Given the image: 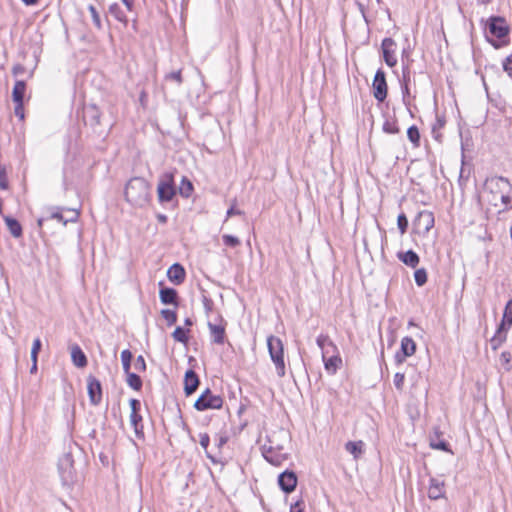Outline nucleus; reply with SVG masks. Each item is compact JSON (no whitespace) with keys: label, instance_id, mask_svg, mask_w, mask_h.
<instances>
[{"label":"nucleus","instance_id":"nucleus-12","mask_svg":"<svg viewBox=\"0 0 512 512\" xmlns=\"http://www.w3.org/2000/svg\"><path fill=\"white\" fill-rule=\"evenodd\" d=\"M383 59L389 67H394L397 64L396 42L392 38H384L381 43Z\"/></svg>","mask_w":512,"mask_h":512},{"label":"nucleus","instance_id":"nucleus-20","mask_svg":"<svg viewBox=\"0 0 512 512\" xmlns=\"http://www.w3.org/2000/svg\"><path fill=\"white\" fill-rule=\"evenodd\" d=\"M445 495V484L444 481L431 478L430 479V485L428 488V497L431 500H438Z\"/></svg>","mask_w":512,"mask_h":512},{"label":"nucleus","instance_id":"nucleus-6","mask_svg":"<svg viewBox=\"0 0 512 512\" xmlns=\"http://www.w3.org/2000/svg\"><path fill=\"white\" fill-rule=\"evenodd\" d=\"M512 325V299H510L503 313L502 322L495 334V336L491 339L493 349H497L499 345L502 344L506 339V331Z\"/></svg>","mask_w":512,"mask_h":512},{"label":"nucleus","instance_id":"nucleus-46","mask_svg":"<svg viewBox=\"0 0 512 512\" xmlns=\"http://www.w3.org/2000/svg\"><path fill=\"white\" fill-rule=\"evenodd\" d=\"M430 445L434 449H438V450L446 451V452L449 451V445L444 440H438V441L431 440Z\"/></svg>","mask_w":512,"mask_h":512},{"label":"nucleus","instance_id":"nucleus-42","mask_svg":"<svg viewBox=\"0 0 512 512\" xmlns=\"http://www.w3.org/2000/svg\"><path fill=\"white\" fill-rule=\"evenodd\" d=\"M222 240H223V243L229 247H236V246L240 245V240L236 236H233V235L224 234L222 236Z\"/></svg>","mask_w":512,"mask_h":512},{"label":"nucleus","instance_id":"nucleus-30","mask_svg":"<svg viewBox=\"0 0 512 512\" xmlns=\"http://www.w3.org/2000/svg\"><path fill=\"white\" fill-rule=\"evenodd\" d=\"M364 443L362 441H348L345 444L347 452L353 455L354 459H358L363 453Z\"/></svg>","mask_w":512,"mask_h":512},{"label":"nucleus","instance_id":"nucleus-34","mask_svg":"<svg viewBox=\"0 0 512 512\" xmlns=\"http://www.w3.org/2000/svg\"><path fill=\"white\" fill-rule=\"evenodd\" d=\"M407 137L415 147L420 145V133L415 125H412L407 130Z\"/></svg>","mask_w":512,"mask_h":512},{"label":"nucleus","instance_id":"nucleus-9","mask_svg":"<svg viewBox=\"0 0 512 512\" xmlns=\"http://www.w3.org/2000/svg\"><path fill=\"white\" fill-rule=\"evenodd\" d=\"M373 96L378 102H383L387 98L388 86L386 82V75L382 69H378L375 73L373 83Z\"/></svg>","mask_w":512,"mask_h":512},{"label":"nucleus","instance_id":"nucleus-48","mask_svg":"<svg viewBox=\"0 0 512 512\" xmlns=\"http://www.w3.org/2000/svg\"><path fill=\"white\" fill-rule=\"evenodd\" d=\"M134 367L139 372H144L146 370V362L142 355H139L136 358V360L134 362Z\"/></svg>","mask_w":512,"mask_h":512},{"label":"nucleus","instance_id":"nucleus-29","mask_svg":"<svg viewBox=\"0 0 512 512\" xmlns=\"http://www.w3.org/2000/svg\"><path fill=\"white\" fill-rule=\"evenodd\" d=\"M26 91V83L22 80H18L15 82L12 91V98L15 103L23 102L24 95Z\"/></svg>","mask_w":512,"mask_h":512},{"label":"nucleus","instance_id":"nucleus-36","mask_svg":"<svg viewBox=\"0 0 512 512\" xmlns=\"http://www.w3.org/2000/svg\"><path fill=\"white\" fill-rule=\"evenodd\" d=\"M132 358L133 355L130 350L126 349L121 352V361L125 373H128L130 371Z\"/></svg>","mask_w":512,"mask_h":512},{"label":"nucleus","instance_id":"nucleus-16","mask_svg":"<svg viewBox=\"0 0 512 512\" xmlns=\"http://www.w3.org/2000/svg\"><path fill=\"white\" fill-rule=\"evenodd\" d=\"M278 484L284 492L291 493L296 488L297 476L293 471L286 470L279 475Z\"/></svg>","mask_w":512,"mask_h":512},{"label":"nucleus","instance_id":"nucleus-49","mask_svg":"<svg viewBox=\"0 0 512 512\" xmlns=\"http://www.w3.org/2000/svg\"><path fill=\"white\" fill-rule=\"evenodd\" d=\"M411 80V70L409 64L403 65L402 70V82L403 84H409Z\"/></svg>","mask_w":512,"mask_h":512},{"label":"nucleus","instance_id":"nucleus-33","mask_svg":"<svg viewBox=\"0 0 512 512\" xmlns=\"http://www.w3.org/2000/svg\"><path fill=\"white\" fill-rule=\"evenodd\" d=\"M445 123H446L445 117L437 114L436 121L432 125V134L436 140H440L441 134L439 131L445 126Z\"/></svg>","mask_w":512,"mask_h":512},{"label":"nucleus","instance_id":"nucleus-39","mask_svg":"<svg viewBox=\"0 0 512 512\" xmlns=\"http://www.w3.org/2000/svg\"><path fill=\"white\" fill-rule=\"evenodd\" d=\"M165 80L166 81H174V82H176V84L178 86H180L183 83L182 70L179 69L177 71H172L170 73H167L165 75Z\"/></svg>","mask_w":512,"mask_h":512},{"label":"nucleus","instance_id":"nucleus-14","mask_svg":"<svg viewBox=\"0 0 512 512\" xmlns=\"http://www.w3.org/2000/svg\"><path fill=\"white\" fill-rule=\"evenodd\" d=\"M416 351V343L411 337H404L401 340L400 351L395 354L397 364H402L406 357L412 356Z\"/></svg>","mask_w":512,"mask_h":512},{"label":"nucleus","instance_id":"nucleus-41","mask_svg":"<svg viewBox=\"0 0 512 512\" xmlns=\"http://www.w3.org/2000/svg\"><path fill=\"white\" fill-rule=\"evenodd\" d=\"M414 279L418 286H423L427 282V272L424 268L417 269L414 273Z\"/></svg>","mask_w":512,"mask_h":512},{"label":"nucleus","instance_id":"nucleus-10","mask_svg":"<svg viewBox=\"0 0 512 512\" xmlns=\"http://www.w3.org/2000/svg\"><path fill=\"white\" fill-rule=\"evenodd\" d=\"M59 472L64 485L71 486L75 483L76 475L73 468V460L70 455H65L64 458L61 459Z\"/></svg>","mask_w":512,"mask_h":512},{"label":"nucleus","instance_id":"nucleus-57","mask_svg":"<svg viewBox=\"0 0 512 512\" xmlns=\"http://www.w3.org/2000/svg\"><path fill=\"white\" fill-rule=\"evenodd\" d=\"M203 304H204V307H205L206 312L211 311L213 303H212V301H211L209 298H207L206 296H204V297H203Z\"/></svg>","mask_w":512,"mask_h":512},{"label":"nucleus","instance_id":"nucleus-45","mask_svg":"<svg viewBox=\"0 0 512 512\" xmlns=\"http://www.w3.org/2000/svg\"><path fill=\"white\" fill-rule=\"evenodd\" d=\"M384 132L388 134H397L399 133V128L396 123L386 121L383 125Z\"/></svg>","mask_w":512,"mask_h":512},{"label":"nucleus","instance_id":"nucleus-24","mask_svg":"<svg viewBox=\"0 0 512 512\" xmlns=\"http://www.w3.org/2000/svg\"><path fill=\"white\" fill-rule=\"evenodd\" d=\"M71 358L73 364L78 368H84L87 365V357L78 345L71 348Z\"/></svg>","mask_w":512,"mask_h":512},{"label":"nucleus","instance_id":"nucleus-2","mask_svg":"<svg viewBox=\"0 0 512 512\" xmlns=\"http://www.w3.org/2000/svg\"><path fill=\"white\" fill-rule=\"evenodd\" d=\"M484 189L492 195V198L489 201L494 206H497V200H500L505 207H507L511 202L510 191L512 190V186L509 180L505 177L493 176L487 178Z\"/></svg>","mask_w":512,"mask_h":512},{"label":"nucleus","instance_id":"nucleus-31","mask_svg":"<svg viewBox=\"0 0 512 512\" xmlns=\"http://www.w3.org/2000/svg\"><path fill=\"white\" fill-rule=\"evenodd\" d=\"M179 194L184 198H189L193 192V185L187 177H183L179 186Z\"/></svg>","mask_w":512,"mask_h":512},{"label":"nucleus","instance_id":"nucleus-62","mask_svg":"<svg viewBox=\"0 0 512 512\" xmlns=\"http://www.w3.org/2000/svg\"><path fill=\"white\" fill-rule=\"evenodd\" d=\"M501 358H502L505 362H507V363H508V362H509V360H510V354H509V353H505V352H503V353L501 354Z\"/></svg>","mask_w":512,"mask_h":512},{"label":"nucleus","instance_id":"nucleus-25","mask_svg":"<svg viewBox=\"0 0 512 512\" xmlns=\"http://www.w3.org/2000/svg\"><path fill=\"white\" fill-rule=\"evenodd\" d=\"M322 358L324 361L325 369L329 374H335L342 364V359L338 355H332L328 358L327 356H322Z\"/></svg>","mask_w":512,"mask_h":512},{"label":"nucleus","instance_id":"nucleus-26","mask_svg":"<svg viewBox=\"0 0 512 512\" xmlns=\"http://www.w3.org/2000/svg\"><path fill=\"white\" fill-rule=\"evenodd\" d=\"M398 258L407 266L415 268L419 264V256L413 250L401 252L398 254Z\"/></svg>","mask_w":512,"mask_h":512},{"label":"nucleus","instance_id":"nucleus-61","mask_svg":"<svg viewBox=\"0 0 512 512\" xmlns=\"http://www.w3.org/2000/svg\"><path fill=\"white\" fill-rule=\"evenodd\" d=\"M273 450L284 451V447L278 443H275V441L273 440Z\"/></svg>","mask_w":512,"mask_h":512},{"label":"nucleus","instance_id":"nucleus-38","mask_svg":"<svg viewBox=\"0 0 512 512\" xmlns=\"http://www.w3.org/2000/svg\"><path fill=\"white\" fill-rule=\"evenodd\" d=\"M161 315L167 321L169 326L175 324L177 321V314L174 310L163 309L161 310Z\"/></svg>","mask_w":512,"mask_h":512},{"label":"nucleus","instance_id":"nucleus-44","mask_svg":"<svg viewBox=\"0 0 512 512\" xmlns=\"http://www.w3.org/2000/svg\"><path fill=\"white\" fill-rule=\"evenodd\" d=\"M404 381H405L404 373L397 372L394 375L393 383L397 390L402 391L403 386H404Z\"/></svg>","mask_w":512,"mask_h":512},{"label":"nucleus","instance_id":"nucleus-1","mask_svg":"<svg viewBox=\"0 0 512 512\" xmlns=\"http://www.w3.org/2000/svg\"><path fill=\"white\" fill-rule=\"evenodd\" d=\"M124 196L131 206L144 208L151 201V185L142 177H133L125 186Z\"/></svg>","mask_w":512,"mask_h":512},{"label":"nucleus","instance_id":"nucleus-15","mask_svg":"<svg viewBox=\"0 0 512 512\" xmlns=\"http://www.w3.org/2000/svg\"><path fill=\"white\" fill-rule=\"evenodd\" d=\"M129 404L131 407L130 423L134 427L136 435L139 436L143 433L142 416L139 414L141 404L137 399H130Z\"/></svg>","mask_w":512,"mask_h":512},{"label":"nucleus","instance_id":"nucleus-40","mask_svg":"<svg viewBox=\"0 0 512 512\" xmlns=\"http://www.w3.org/2000/svg\"><path fill=\"white\" fill-rule=\"evenodd\" d=\"M88 10L91 14V17H92V21H93V24L94 26L97 28V29H102V22H101V19H100V15L96 9L95 6L93 5H89L88 6Z\"/></svg>","mask_w":512,"mask_h":512},{"label":"nucleus","instance_id":"nucleus-58","mask_svg":"<svg viewBox=\"0 0 512 512\" xmlns=\"http://www.w3.org/2000/svg\"><path fill=\"white\" fill-rule=\"evenodd\" d=\"M128 11H132L134 7V0H121Z\"/></svg>","mask_w":512,"mask_h":512},{"label":"nucleus","instance_id":"nucleus-4","mask_svg":"<svg viewBox=\"0 0 512 512\" xmlns=\"http://www.w3.org/2000/svg\"><path fill=\"white\" fill-rule=\"evenodd\" d=\"M177 194L174 173L165 172L159 177L157 185V196L160 204L171 202Z\"/></svg>","mask_w":512,"mask_h":512},{"label":"nucleus","instance_id":"nucleus-17","mask_svg":"<svg viewBox=\"0 0 512 512\" xmlns=\"http://www.w3.org/2000/svg\"><path fill=\"white\" fill-rule=\"evenodd\" d=\"M208 328H209V331H210V335L212 337V341L215 343V344H224L225 342V338H226V333H225V324L223 323V319L220 318V323L216 324V323H212V322H208Z\"/></svg>","mask_w":512,"mask_h":512},{"label":"nucleus","instance_id":"nucleus-63","mask_svg":"<svg viewBox=\"0 0 512 512\" xmlns=\"http://www.w3.org/2000/svg\"><path fill=\"white\" fill-rule=\"evenodd\" d=\"M26 5H35L39 0H22Z\"/></svg>","mask_w":512,"mask_h":512},{"label":"nucleus","instance_id":"nucleus-22","mask_svg":"<svg viewBox=\"0 0 512 512\" xmlns=\"http://www.w3.org/2000/svg\"><path fill=\"white\" fill-rule=\"evenodd\" d=\"M316 343L322 350V356H327L330 354V352L337 350L336 345L332 342L328 335L320 334L316 339Z\"/></svg>","mask_w":512,"mask_h":512},{"label":"nucleus","instance_id":"nucleus-50","mask_svg":"<svg viewBox=\"0 0 512 512\" xmlns=\"http://www.w3.org/2000/svg\"><path fill=\"white\" fill-rule=\"evenodd\" d=\"M503 69L509 76L512 77V54L504 60Z\"/></svg>","mask_w":512,"mask_h":512},{"label":"nucleus","instance_id":"nucleus-52","mask_svg":"<svg viewBox=\"0 0 512 512\" xmlns=\"http://www.w3.org/2000/svg\"><path fill=\"white\" fill-rule=\"evenodd\" d=\"M200 445L203 449L207 450L210 442V437L207 433L200 434Z\"/></svg>","mask_w":512,"mask_h":512},{"label":"nucleus","instance_id":"nucleus-5","mask_svg":"<svg viewBox=\"0 0 512 512\" xmlns=\"http://www.w3.org/2000/svg\"><path fill=\"white\" fill-rule=\"evenodd\" d=\"M224 400L220 395L213 394L209 388L205 389L194 403L197 411L208 409H221Z\"/></svg>","mask_w":512,"mask_h":512},{"label":"nucleus","instance_id":"nucleus-54","mask_svg":"<svg viewBox=\"0 0 512 512\" xmlns=\"http://www.w3.org/2000/svg\"><path fill=\"white\" fill-rule=\"evenodd\" d=\"M41 340L39 338H36L34 341H33V345H32V349H31V353L33 354H38L39 351L41 350Z\"/></svg>","mask_w":512,"mask_h":512},{"label":"nucleus","instance_id":"nucleus-23","mask_svg":"<svg viewBox=\"0 0 512 512\" xmlns=\"http://www.w3.org/2000/svg\"><path fill=\"white\" fill-rule=\"evenodd\" d=\"M159 297H160L161 302L165 305H169V304H173L175 306L178 305L177 291L173 288H168V287L161 288L160 292H159Z\"/></svg>","mask_w":512,"mask_h":512},{"label":"nucleus","instance_id":"nucleus-47","mask_svg":"<svg viewBox=\"0 0 512 512\" xmlns=\"http://www.w3.org/2000/svg\"><path fill=\"white\" fill-rule=\"evenodd\" d=\"M9 187L7 175H6V168L0 167V188L2 190H7Z\"/></svg>","mask_w":512,"mask_h":512},{"label":"nucleus","instance_id":"nucleus-11","mask_svg":"<svg viewBox=\"0 0 512 512\" xmlns=\"http://www.w3.org/2000/svg\"><path fill=\"white\" fill-rule=\"evenodd\" d=\"M434 215L432 212L424 210L418 213L415 221L414 227L417 233L419 234H427L434 226Z\"/></svg>","mask_w":512,"mask_h":512},{"label":"nucleus","instance_id":"nucleus-19","mask_svg":"<svg viewBox=\"0 0 512 512\" xmlns=\"http://www.w3.org/2000/svg\"><path fill=\"white\" fill-rule=\"evenodd\" d=\"M199 377L194 370H188L184 378V392L186 396L192 395L199 386Z\"/></svg>","mask_w":512,"mask_h":512},{"label":"nucleus","instance_id":"nucleus-8","mask_svg":"<svg viewBox=\"0 0 512 512\" xmlns=\"http://www.w3.org/2000/svg\"><path fill=\"white\" fill-rule=\"evenodd\" d=\"M263 457L272 465L280 466L287 460V452L273 450V439L269 438L262 448Z\"/></svg>","mask_w":512,"mask_h":512},{"label":"nucleus","instance_id":"nucleus-60","mask_svg":"<svg viewBox=\"0 0 512 512\" xmlns=\"http://www.w3.org/2000/svg\"><path fill=\"white\" fill-rule=\"evenodd\" d=\"M157 220H158L159 223L165 224V223H167L168 218L164 214H158L157 215Z\"/></svg>","mask_w":512,"mask_h":512},{"label":"nucleus","instance_id":"nucleus-7","mask_svg":"<svg viewBox=\"0 0 512 512\" xmlns=\"http://www.w3.org/2000/svg\"><path fill=\"white\" fill-rule=\"evenodd\" d=\"M486 27L489 33L498 39L507 37L510 31L505 18L500 16H491L487 20Z\"/></svg>","mask_w":512,"mask_h":512},{"label":"nucleus","instance_id":"nucleus-53","mask_svg":"<svg viewBox=\"0 0 512 512\" xmlns=\"http://www.w3.org/2000/svg\"><path fill=\"white\" fill-rule=\"evenodd\" d=\"M304 502L302 500H298L295 503L291 504L290 512H303Z\"/></svg>","mask_w":512,"mask_h":512},{"label":"nucleus","instance_id":"nucleus-32","mask_svg":"<svg viewBox=\"0 0 512 512\" xmlns=\"http://www.w3.org/2000/svg\"><path fill=\"white\" fill-rule=\"evenodd\" d=\"M126 376H127V384L134 390L136 391H139L141 390L142 388V380L140 378V376H138L137 374L135 373H132V372H128V373H125Z\"/></svg>","mask_w":512,"mask_h":512},{"label":"nucleus","instance_id":"nucleus-64","mask_svg":"<svg viewBox=\"0 0 512 512\" xmlns=\"http://www.w3.org/2000/svg\"><path fill=\"white\" fill-rule=\"evenodd\" d=\"M185 325H186V326H192V325H193L192 320H191L190 318H186V319H185Z\"/></svg>","mask_w":512,"mask_h":512},{"label":"nucleus","instance_id":"nucleus-27","mask_svg":"<svg viewBox=\"0 0 512 512\" xmlns=\"http://www.w3.org/2000/svg\"><path fill=\"white\" fill-rule=\"evenodd\" d=\"M4 221L6 223V226L9 230L10 234L14 238H20L22 236V234H23L22 226L18 220L14 219L12 217H9V216H5Z\"/></svg>","mask_w":512,"mask_h":512},{"label":"nucleus","instance_id":"nucleus-21","mask_svg":"<svg viewBox=\"0 0 512 512\" xmlns=\"http://www.w3.org/2000/svg\"><path fill=\"white\" fill-rule=\"evenodd\" d=\"M185 275V270L179 263L173 264L167 271L168 279L177 285L184 281Z\"/></svg>","mask_w":512,"mask_h":512},{"label":"nucleus","instance_id":"nucleus-35","mask_svg":"<svg viewBox=\"0 0 512 512\" xmlns=\"http://www.w3.org/2000/svg\"><path fill=\"white\" fill-rule=\"evenodd\" d=\"M73 217L70 219H65L60 211H55L51 213L50 218L56 219L57 221L61 222L63 225H66L69 221L75 222L78 219L79 213L76 210H73Z\"/></svg>","mask_w":512,"mask_h":512},{"label":"nucleus","instance_id":"nucleus-51","mask_svg":"<svg viewBox=\"0 0 512 512\" xmlns=\"http://www.w3.org/2000/svg\"><path fill=\"white\" fill-rule=\"evenodd\" d=\"M14 113L20 120L24 119L23 102L15 103Z\"/></svg>","mask_w":512,"mask_h":512},{"label":"nucleus","instance_id":"nucleus-55","mask_svg":"<svg viewBox=\"0 0 512 512\" xmlns=\"http://www.w3.org/2000/svg\"><path fill=\"white\" fill-rule=\"evenodd\" d=\"M409 84H403L402 85V93H403V103L408 106L409 105V101H407V96L409 95V87H408Z\"/></svg>","mask_w":512,"mask_h":512},{"label":"nucleus","instance_id":"nucleus-37","mask_svg":"<svg viewBox=\"0 0 512 512\" xmlns=\"http://www.w3.org/2000/svg\"><path fill=\"white\" fill-rule=\"evenodd\" d=\"M175 341L186 344L188 342L187 332L180 326L176 327L172 333Z\"/></svg>","mask_w":512,"mask_h":512},{"label":"nucleus","instance_id":"nucleus-59","mask_svg":"<svg viewBox=\"0 0 512 512\" xmlns=\"http://www.w3.org/2000/svg\"><path fill=\"white\" fill-rule=\"evenodd\" d=\"M24 71V67L21 65H16L13 67V74L18 75L19 73H22Z\"/></svg>","mask_w":512,"mask_h":512},{"label":"nucleus","instance_id":"nucleus-13","mask_svg":"<svg viewBox=\"0 0 512 512\" xmlns=\"http://www.w3.org/2000/svg\"><path fill=\"white\" fill-rule=\"evenodd\" d=\"M87 390L92 405H99L102 401V386L98 379L89 376L87 379Z\"/></svg>","mask_w":512,"mask_h":512},{"label":"nucleus","instance_id":"nucleus-43","mask_svg":"<svg viewBox=\"0 0 512 512\" xmlns=\"http://www.w3.org/2000/svg\"><path fill=\"white\" fill-rule=\"evenodd\" d=\"M397 225L398 229L400 230L401 234H404L408 228V219L405 216V214H400L397 218Z\"/></svg>","mask_w":512,"mask_h":512},{"label":"nucleus","instance_id":"nucleus-18","mask_svg":"<svg viewBox=\"0 0 512 512\" xmlns=\"http://www.w3.org/2000/svg\"><path fill=\"white\" fill-rule=\"evenodd\" d=\"M101 113L95 105H88L83 110V121L86 125L96 127L100 124Z\"/></svg>","mask_w":512,"mask_h":512},{"label":"nucleus","instance_id":"nucleus-56","mask_svg":"<svg viewBox=\"0 0 512 512\" xmlns=\"http://www.w3.org/2000/svg\"><path fill=\"white\" fill-rule=\"evenodd\" d=\"M243 214V211L239 210V209H235L233 206L230 207L228 210H227V213H226V217L229 218L231 216H234V215H242Z\"/></svg>","mask_w":512,"mask_h":512},{"label":"nucleus","instance_id":"nucleus-28","mask_svg":"<svg viewBox=\"0 0 512 512\" xmlns=\"http://www.w3.org/2000/svg\"><path fill=\"white\" fill-rule=\"evenodd\" d=\"M108 12L119 22L124 24V26H127L128 24V18L120 5L118 3H112L109 8Z\"/></svg>","mask_w":512,"mask_h":512},{"label":"nucleus","instance_id":"nucleus-3","mask_svg":"<svg viewBox=\"0 0 512 512\" xmlns=\"http://www.w3.org/2000/svg\"><path fill=\"white\" fill-rule=\"evenodd\" d=\"M267 346L270 358L275 365L276 373L279 377H284L286 373L284 361V345L280 338L270 335L267 338Z\"/></svg>","mask_w":512,"mask_h":512}]
</instances>
